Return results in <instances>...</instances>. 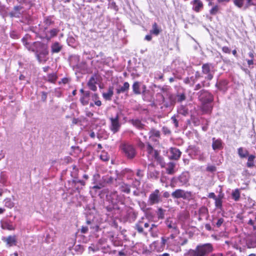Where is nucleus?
<instances>
[{
	"label": "nucleus",
	"mask_w": 256,
	"mask_h": 256,
	"mask_svg": "<svg viewBox=\"0 0 256 256\" xmlns=\"http://www.w3.org/2000/svg\"><path fill=\"white\" fill-rule=\"evenodd\" d=\"M167 240L165 239L164 237L162 238V246H164Z\"/></svg>",
	"instance_id": "60"
},
{
	"label": "nucleus",
	"mask_w": 256,
	"mask_h": 256,
	"mask_svg": "<svg viewBox=\"0 0 256 256\" xmlns=\"http://www.w3.org/2000/svg\"><path fill=\"white\" fill-rule=\"evenodd\" d=\"M207 170L210 172H213L216 170V168L214 166H210L207 168Z\"/></svg>",
	"instance_id": "53"
},
{
	"label": "nucleus",
	"mask_w": 256,
	"mask_h": 256,
	"mask_svg": "<svg viewBox=\"0 0 256 256\" xmlns=\"http://www.w3.org/2000/svg\"><path fill=\"white\" fill-rule=\"evenodd\" d=\"M110 124L109 126L110 130L113 134L118 132L120 128L121 124L119 120V116L116 114L115 117H111L110 118Z\"/></svg>",
	"instance_id": "3"
},
{
	"label": "nucleus",
	"mask_w": 256,
	"mask_h": 256,
	"mask_svg": "<svg viewBox=\"0 0 256 256\" xmlns=\"http://www.w3.org/2000/svg\"><path fill=\"white\" fill-rule=\"evenodd\" d=\"M95 104L98 106H100L102 104V102L100 100L96 101L94 102Z\"/></svg>",
	"instance_id": "64"
},
{
	"label": "nucleus",
	"mask_w": 256,
	"mask_h": 256,
	"mask_svg": "<svg viewBox=\"0 0 256 256\" xmlns=\"http://www.w3.org/2000/svg\"><path fill=\"white\" fill-rule=\"evenodd\" d=\"M172 196L175 198H182L186 200L191 197L192 193L190 192H186L182 189H177L172 192Z\"/></svg>",
	"instance_id": "6"
},
{
	"label": "nucleus",
	"mask_w": 256,
	"mask_h": 256,
	"mask_svg": "<svg viewBox=\"0 0 256 256\" xmlns=\"http://www.w3.org/2000/svg\"><path fill=\"white\" fill-rule=\"evenodd\" d=\"M234 5L238 8H244V9H246L244 8V6L246 3V0H234Z\"/></svg>",
	"instance_id": "30"
},
{
	"label": "nucleus",
	"mask_w": 256,
	"mask_h": 256,
	"mask_svg": "<svg viewBox=\"0 0 256 256\" xmlns=\"http://www.w3.org/2000/svg\"><path fill=\"white\" fill-rule=\"evenodd\" d=\"M201 88H202V86L200 84H197L195 86L194 90H197L200 89Z\"/></svg>",
	"instance_id": "62"
},
{
	"label": "nucleus",
	"mask_w": 256,
	"mask_h": 256,
	"mask_svg": "<svg viewBox=\"0 0 256 256\" xmlns=\"http://www.w3.org/2000/svg\"><path fill=\"white\" fill-rule=\"evenodd\" d=\"M177 98L178 102H182L186 99L185 94L184 93L178 94L177 95Z\"/></svg>",
	"instance_id": "43"
},
{
	"label": "nucleus",
	"mask_w": 256,
	"mask_h": 256,
	"mask_svg": "<svg viewBox=\"0 0 256 256\" xmlns=\"http://www.w3.org/2000/svg\"><path fill=\"white\" fill-rule=\"evenodd\" d=\"M161 32L160 28L158 26L157 24L154 22L152 24V28L150 30V34L158 36Z\"/></svg>",
	"instance_id": "23"
},
{
	"label": "nucleus",
	"mask_w": 256,
	"mask_h": 256,
	"mask_svg": "<svg viewBox=\"0 0 256 256\" xmlns=\"http://www.w3.org/2000/svg\"><path fill=\"white\" fill-rule=\"evenodd\" d=\"M96 83L97 82L96 76H93L89 80L88 82V86L92 90L96 91L97 90V87L96 86Z\"/></svg>",
	"instance_id": "14"
},
{
	"label": "nucleus",
	"mask_w": 256,
	"mask_h": 256,
	"mask_svg": "<svg viewBox=\"0 0 256 256\" xmlns=\"http://www.w3.org/2000/svg\"><path fill=\"white\" fill-rule=\"evenodd\" d=\"M114 88L112 86H110L108 89V91L106 92H104L102 94L103 98L106 100H112V98L114 94Z\"/></svg>",
	"instance_id": "20"
},
{
	"label": "nucleus",
	"mask_w": 256,
	"mask_h": 256,
	"mask_svg": "<svg viewBox=\"0 0 256 256\" xmlns=\"http://www.w3.org/2000/svg\"><path fill=\"white\" fill-rule=\"evenodd\" d=\"M88 231V228L87 226H82L81 228V232L82 234H86Z\"/></svg>",
	"instance_id": "48"
},
{
	"label": "nucleus",
	"mask_w": 256,
	"mask_h": 256,
	"mask_svg": "<svg viewBox=\"0 0 256 256\" xmlns=\"http://www.w3.org/2000/svg\"><path fill=\"white\" fill-rule=\"evenodd\" d=\"M134 124L138 128H143V124L138 120H136L134 122Z\"/></svg>",
	"instance_id": "44"
},
{
	"label": "nucleus",
	"mask_w": 256,
	"mask_h": 256,
	"mask_svg": "<svg viewBox=\"0 0 256 256\" xmlns=\"http://www.w3.org/2000/svg\"><path fill=\"white\" fill-rule=\"evenodd\" d=\"M34 46L36 48L37 57L38 60L40 61V55L46 56L48 54V50L47 47L42 43L36 42L34 43Z\"/></svg>",
	"instance_id": "5"
},
{
	"label": "nucleus",
	"mask_w": 256,
	"mask_h": 256,
	"mask_svg": "<svg viewBox=\"0 0 256 256\" xmlns=\"http://www.w3.org/2000/svg\"><path fill=\"white\" fill-rule=\"evenodd\" d=\"M149 135H150V138H152L153 137H155V138L159 137L160 136V133L158 130H157L154 129H152L150 132Z\"/></svg>",
	"instance_id": "33"
},
{
	"label": "nucleus",
	"mask_w": 256,
	"mask_h": 256,
	"mask_svg": "<svg viewBox=\"0 0 256 256\" xmlns=\"http://www.w3.org/2000/svg\"><path fill=\"white\" fill-rule=\"evenodd\" d=\"M134 92L136 94H140V83L138 82H135L132 86Z\"/></svg>",
	"instance_id": "26"
},
{
	"label": "nucleus",
	"mask_w": 256,
	"mask_h": 256,
	"mask_svg": "<svg viewBox=\"0 0 256 256\" xmlns=\"http://www.w3.org/2000/svg\"><path fill=\"white\" fill-rule=\"evenodd\" d=\"M214 72V67L211 64H205L202 66V74L206 75L205 78L208 80H211L213 78Z\"/></svg>",
	"instance_id": "2"
},
{
	"label": "nucleus",
	"mask_w": 256,
	"mask_h": 256,
	"mask_svg": "<svg viewBox=\"0 0 256 256\" xmlns=\"http://www.w3.org/2000/svg\"><path fill=\"white\" fill-rule=\"evenodd\" d=\"M6 182V178H5L4 174L3 172L1 173L0 182L4 184Z\"/></svg>",
	"instance_id": "46"
},
{
	"label": "nucleus",
	"mask_w": 256,
	"mask_h": 256,
	"mask_svg": "<svg viewBox=\"0 0 256 256\" xmlns=\"http://www.w3.org/2000/svg\"><path fill=\"white\" fill-rule=\"evenodd\" d=\"M170 159L178 160L181 156V152L176 148H171L170 149Z\"/></svg>",
	"instance_id": "13"
},
{
	"label": "nucleus",
	"mask_w": 256,
	"mask_h": 256,
	"mask_svg": "<svg viewBox=\"0 0 256 256\" xmlns=\"http://www.w3.org/2000/svg\"><path fill=\"white\" fill-rule=\"evenodd\" d=\"M86 115L88 117L90 118V117H92L93 116V113H92L90 112H87L86 113Z\"/></svg>",
	"instance_id": "63"
},
{
	"label": "nucleus",
	"mask_w": 256,
	"mask_h": 256,
	"mask_svg": "<svg viewBox=\"0 0 256 256\" xmlns=\"http://www.w3.org/2000/svg\"><path fill=\"white\" fill-rule=\"evenodd\" d=\"M90 92L86 91L84 95H82L80 98V100L83 106H86L88 104L90 100Z\"/></svg>",
	"instance_id": "16"
},
{
	"label": "nucleus",
	"mask_w": 256,
	"mask_h": 256,
	"mask_svg": "<svg viewBox=\"0 0 256 256\" xmlns=\"http://www.w3.org/2000/svg\"><path fill=\"white\" fill-rule=\"evenodd\" d=\"M184 82L186 84H191L193 85L195 82V79H194L192 77L190 78H186L184 80Z\"/></svg>",
	"instance_id": "42"
},
{
	"label": "nucleus",
	"mask_w": 256,
	"mask_h": 256,
	"mask_svg": "<svg viewBox=\"0 0 256 256\" xmlns=\"http://www.w3.org/2000/svg\"><path fill=\"white\" fill-rule=\"evenodd\" d=\"M248 66L250 67L251 65L254 64V59H250L246 60Z\"/></svg>",
	"instance_id": "51"
},
{
	"label": "nucleus",
	"mask_w": 256,
	"mask_h": 256,
	"mask_svg": "<svg viewBox=\"0 0 256 256\" xmlns=\"http://www.w3.org/2000/svg\"><path fill=\"white\" fill-rule=\"evenodd\" d=\"M256 158V156L253 154H251L248 156V162L246 163V166L248 168H251L254 166V160Z\"/></svg>",
	"instance_id": "27"
},
{
	"label": "nucleus",
	"mask_w": 256,
	"mask_h": 256,
	"mask_svg": "<svg viewBox=\"0 0 256 256\" xmlns=\"http://www.w3.org/2000/svg\"><path fill=\"white\" fill-rule=\"evenodd\" d=\"M149 226L148 222H146L144 219L142 218L136 224L135 228L139 233H142L144 232V227L148 228Z\"/></svg>",
	"instance_id": "10"
},
{
	"label": "nucleus",
	"mask_w": 256,
	"mask_h": 256,
	"mask_svg": "<svg viewBox=\"0 0 256 256\" xmlns=\"http://www.w3.org/2000/svg\"><path fill=\"white\" fill-rule=\"evenodd\" d=\"M146 151L148 152V157L151 160H158L159 159L158 152L154 150L149 144L146 146Z\"/></svg>",
	"instance_id": "9"
},
{
	"label": "nucleus",
	"mask_w": 256,
	"mask_h": 256,
	"mask_svg": "<svg viewBox=\"0 0 256 256\" xmlns=\"http://www.w3.org/2000/svg\"><path fill=\"white\" fill-rule=\"evenodd\" d=\"M178 180L181 186H186L188 182L189 176L187 174H182L178 178Z\"/></svg>",
	"instance_id": "15"
},
{
	"label": "nucleus",
	"mask_w": 256,
	"mask_h": 256,
	"mask_svg": "<svg viewBox=\"0 0 256 256\" xmlns=\"http://www.w3.org/2000/svg\"><path fill=\"white\" fill-rule=\"evenodd\" d=\"M4 205L6 206L12 208L14 206V203L11 200L10 198H6L4 200Z\"/></svg>",
	"instance_id": "38"
},
{
	"label": "nucleus",
	"mask_w": 256,
	"mask_h": 256,
	"mask_svg": "<svg viewBox=\"0 0 256 256\" xmlns=\"http://www.w3.org/2000/svg\"><path fill=\"white\" fill-rule=\"evenodd\" d=\"M213 250L212 246L210 244L198 245L195 250H190L188 256H205Z\"/></svg>",
	"instance_id": "1"
},
{
	"label": "nucleus",
	"mask_w": 256,
	"mask_h": 256,
	"mask_svg": "<svg viewBox=\"0 0 256 256\" xmlns=\"http://www.w3.org/2000/svg\"><path fill=\"white\" fill-rule=\"evenodd\" d=\"M246 0V3L244 6L245 8H248L250 6H256V3L255 2H254V0Z\"/></svg>",
	"instance_id": "41"
},
{
	"label": "nucleus",
	"mask_w": 256,
	"mask_h": 256,
	"mask_svg": "<svg viewBox=\"0 0 256 256\" xmlns=\"http://www.w3.org/2000/svg\"><path fill=\"white\" fill-rule=\"evenodd\" d=\"M121 190L124 192L129 194L130 192V186L128 184H124L121 186Z\"/></svg>",
	"instance_id": "36"
},
{
	"label": "nucleus",
	"mask_w": 256,
	"mask_h": 256,
	"mask_svg": "<svg viewBox=\"0 0 256 256\" xmlns=\"http://www.w3.org/2000/svg\"><path fill=\"white\" fill-rule=\"evenodd\" d=\"M58 32V30L56 28H53L49 32L50 36L46 35L48 39H50L51 38L56 36Z\"/></svg>",
	"instance_id": "34"
},
{
	"label": "nucleus",
	"mask_w": 256,
	"mask_h": 256,
	"mask_svg": "<svg viewBox=\"0 0 256 256\" xmlns=\"http://www.w3.org/2000/svg\"><path fill=\"white\" fill-rule=\"evenodd\" d=\"M212 147L213 150H220L222 148V142L220 139L212 138Z\"/></svg>",
	"instance_id": "17"
},
{
	"label": "nucleus",
	"mask_w": 256,
	"mask_h": 256,
	"mask_svg": "<svg viewBox=\"0 0 256 256\" xmlns=\"http://www.w3.org/2000/svg\"><path fill=\"white\" fill-rule=\"evenodd\" d=\"M2 228L4 229L8 230H14L15 226L10 222H5L2 224Z\"/></svg>",
	"instance_id": "24"
},
{
	"label": "nucleus",
	"mask_w": 256,
	"mask_h": 256,
	"mask_svg": "<svg viewBox=\"0 0 256 256\" xmlns=\"http://www.w3.org/2000/svg\"><path fill=\"white\" fill-rule=\"evenodd\" d=\"M62 48V46H60L58 42H54L51 46L52 53L59 52L61 50Z\"/></svg>",
	"instance_id": "22"
},
{
	"label": "nucleus",
	"mask_w": 256,
	"mask_h": 256,
	"mask_svg": "<svg viewBox=\"0 0 256 256\" xmlns=\"http://www.w3.org/2000/svg\"><path fill=\"white\" fill-rule=\"evenodd\" d=\"M238 154L241 158H245L248 156V151L243 148H240L238 149Z\"/></svg>",
	"instance_id": "25"
},
{
	"label": "nucleus",
	"mask_w": 256,
	"mask_h": 256,
	"mask_svg": "<svg viewBox=\"0 0 256 256\" xmlns=\"http://www.w3.org/2000/svg\"><path fill=\"white\" fill-rule=\"evenodd\" d=\"M220 10V7L218 5L214 6L210 10V14L211 15L214 16Z\"/></svg>",
	"instance_id": "35"
},
{
	"label": "nucleus",
	"mask_w": 256,
	"mask_h": 256,
	"mask_svg": "<svg viewBox=\"0 0 256 256\" xmlns=\"http://www.w3.org/2000/svg\"><path fill=\"white\" fill-rule=\"evenodd\" d=\"M109 156L108 155V154L106 152H102L100 155V158L104 162L108 161L109 160Z\"/></svg>",
	"instance_id": "37"
},
{
	"label": "nucleus",
	"mask_w": 256,
	"mask_h": 256,
	"mask_svg": "<svg viewBox=\"0 0 256 256\" xmlns=\"http://www.w3.org/2000/svg\"><path fill=\"white\" fill-rule=\"evenodd\" d=\"M166 224L168 228L172 229V230L175 231L176 234H178L179 231L177 228V226L174 223H173L172 221L168 220L166 222Z\"/></svg>",
	"instance_id": "28"
},
{
	"label": "nucleus",
	"mask_w": 256,
	"mask_h": 256,
	"mask_svg": "<svg viewBox=\"0 0 256 256\" xmlns=\"http://www.w3.org/2000/svg\"><path fill=\"white\" fill-rule=\"evenodd\" d=\"M44 23H46V24L47 26H49V25H50L52 23V22L51 20H50L49 18H46L44 20Z\"/></svg>",
	"instance_id": "50"
},
{
	"label": "nucleus",
	"mask_w": 256,
	"mask_h": 256,
	"mask_svg": "<svg viewBox=\"0 0 256 256\" xmlns=\"http://www.w3.org/2000/svg\"><path fill=\"white\" fill-rule=\"evenodd\" d=\"M248 224L252 226L254 230H256V214L254 216V219H250L248 222Z\"/></svg>",
	"instance_id": "40"
},
{
	"label": "nucleus",
	"mask_w": 256,
	"mask_h": 256,
	"mask_svg": "<svg viewBox=\"0 0 256 256\" xmlns=\"http://www.w3.org/2000/svg\"><path fill=\"white\" fill-rule=\"evenodd\" d=\"M202 109L205 112H210L212 109V102H202Z\"/></svg>",
	"instance_id": "21"
},
{
	"label": "nucleus",
	"mask_w": 256,
	"mask_h": 256,
	"mask_svg": "<svg viewBox=\"0 0 256 256\" xmlns=\"http://www.w3.org/2000/svg\"><path fill=\"white\" fill-rule=\"evenodd\" d=\"M222 52L224 53L230 54V49L228 46H224L222 48Z\"/></svg>",
	"instance_id": "47"
},
{
	"label": "nucleus",
	"mask_w": 256,
	"mask_h": 256,
	"mask_svg": "<svg viewBox=\"0 0 256 256\" xmlns=\"http://www.w3.org/2000/svg\"><path fill=\"white\" fill-rule=\"evenodd\" d=\"M208 197L210 198H212L213 199H215L216 198V195L214 193V192H211L208 195Z\"/></svg>",
	"instance_id": "58"
},
{
	"label": "nucleus",
	"mask_w": 256,
	"mask_h": 256,
	"mask_svg": "<svg viewBox=\"0 0 256 256\" xmlns=\"http://www.w3.org/2000/svg\"><path fill=\"white\" fill-rule=\"evenodd\" d=\"M122 150L125 156L128 158H132L136 155V151L134 147L128 144H123L121 146Z\"/></svg>",
	"instance_id": "4"
},
{
	"label": "nucleus",
	"mask_w": 256,
	"mask_h": 256,
	"mask_svg": "<svg viewBox=\"0 0 256 256\" xmlns=\"http://www.w3.org/2000/svg\"><path fill=\"white\" fill-rule=\"evenodd\" d=\"M248 56L250 58V59H254V52L253 50H250L248 54Z\"/></svg>",
	"instance_id": "49"
},
{
	"label": "nucleus",
	"mask_w": 256,
	"mask_h": 256,
	"mask_svg": "<svg viewBox=\"0 0 256 256\" xmlns=\"http://www.w3.org/2000/svg\"><path fill=\"white\" fill-rule=\"evenodd\" d=\"M4 242H6L8 246H12L16 244V236H10L2 238Z\"/></svg>",
	"instance_id": "12"
},
{
	"label": "nucleus",
	"mask_w": 256,
	"mask_h": 256,
	"mask_svg": "<svg viewBox=\"0 0 256 256\" xmlns=\"http://www.w3.org/2000/svg\"><path fill=\"white\" fill-rule=\"evenodd\" d=\"M136 175L139 177H142V171L140 170H138Z\"/></svg>",
	"instance_id": "56"
},
{
	"label": "nucleus",
	"mask_w": 256,
	"mask_h": 256,
	"mask_svg": "<svg viewBox=\"0 0 256 256\" xmlns=\"http://www.w3.org/2000/svg\"><path fill=\"white\" fill-rule=\"evenodd\" d=\"M205 228H206L207 230H209V231H210V230H212L211 226H210V224H206L205 225Z\"/></svg>",
	"instance_id": "59"
},
{
	"label": "nucleus",
	"mask_w": 256,
	"mask_h": 256,
	"mask_svg": "<svg viewBox=\"0 0 256 256\" xmlns=\"http://www.w3.org/2000/svg\"><path fill=\"white\" fill-rule=\"evenodd\" d=\"M192 10L196 12H200L204 7L202 2L200 0H194L191 2Z\"/></svg>",
	"instance_id": "11"
},
{
	"label": "nucleus",
	"mask_w": 256,
	"mask_h": 256,
	"mask_svg": "<svg viewBox=\"0 0 256 256\" xmlns=\"http://www.w3.org/2000/svg\"><path fill=\"white\" fill-rule=\"evenodd\" d=\"M248 246L249 248H256V236L252 238L248 241Z\"/></svg>",
	"instance_id": "32"
},
{
	"label": "nucleus",
	"mask_w": 256,
	"mask_h": 256,
	"mask_svg": "<svg viewBox=\"0 0 256 256\" xmlns=\"http://www.w3.org/2000/svg\"><path fill=\"white\" fill-rule=\"evenodd\" d=\"M201 76L200 72L198 71L196 72L195 74V79L198 80Z\"/></svg>",
	"instance_id": "54"
},
{
	"label": "nucleus",
	"mask_w": 256,
	"mask_h": 256,
	"mask_svg": "<svg viewBox=\"0 0 256 256\" xmlns=\"http://www.w3.org/2000/svg\"><path fill=\"white\" fill-rule=\"evenodd\" d=\"M58 77L56 73L48 74L46 78V80L50 82L54 83Z\"/></svg>",
	"instance_id": "31"
},
{
	"label": "nucleus",
	"mask_w": 256,
	"mask_h": 256,
	"mask_svg": "<svg viewBox=\"0 0 256 256\" xmlns=\"http://www.w3.org/2000/svg\"><path fill=\"white\" fill-rule=\"evenodd\" d=\"M172 121L174 122V124L175 126L178 127V122L177 121L176 119L174 117H172Z\"/></svg>",
	"instance_id": "52"
},
{
	"label": "nucleus",
	"mask_w": 256,
	"mask_h": 256,
	"mask_svg": "<svg viewBox=\"0 0 256 256\" xmlns=\"http://www.w3.org/2000/svg\"><path fill=\"white\" fill-rule=\"evenodd\" d=\"M198 98L202 102H212L213 101L212 96L208 92L204 90L200 92Z\"/></svg>",
	"instance_id": "8"
},
{
	"label": "nucleus",
	"mask_w": 256,
	"mask_h": 256,
	"mask_svg": "<svg viewBox=\"0 0 256 256\" xmlns=\"http://www.w3.org/2000/svg\"><path fill=\"white\" fill-rule=\"evenodd\" d=\"M224 220L223 218H220L218 219L217 222H216V226L218 227V228H219L220 227L222 224L224 223Z\"/></svg>",
	"instance_id": "45"
},
{
	"label": "nucleus",
	"mask_w": 256,
	"mask_h": 256,
	"mask_svg": "<svg viewBox=\"0 0 256 256\" xmlns=\"http://www.w3.org/2000/svg\"><path fill=\"white\" fill-rule=\"evenodd\" d=\"M232 198L235 201H238L240 198V191L238 188L235 189L232 193Z\"/></svg>",
	"instance_id": "29"
},
{
	"label": "nucleus",
	"mask_w": 256,
	"mask_h": 256,
	"mask_svg": "<svg viewBox=\"0 0 256 256\" xmlns=\"http://www.w3.org/2000/svg\"><path fill=\"white\" fill-rule=\"evenodd\" d=\"M152 39V36L150 34H148V35H146V36H145V40H148V41H150Z\"/></svg>",
	"instance_id": "55"
},
{
	"label": "nucleus",
	"mask_w": 256,
	"mask_h": 256,
	"mask_svg": "<svg viewBox=\"0 0 256 256\" xmlns=\"http://www.w3.org/2000/svg\"><path fill=\"white\" fill-rule=\"evenodd\" d=\"M130 88V84L128 82H125L124 84L122 86H120L118 88H116V93L118 94H120L121 93H124L125 92H128Z\"/></svg>",
	"instance_id": "18"
},
{
	"label": "nucleus",
	"mask_w": 256,
	"mask_h": 256,
	"mask_svg": "<svg viewBox=\"0 0 256 256\" xmlns=\"http://www.w3.org/2000/svg\"><path fill=\"white\" fill-rule=\"evenodd\" d=\"M176 164L173 162H170L166 164V172L168 174H173L175 173L174 168Z\"/></svg>",
	"instance_id": "19"
},
{
	"label": "nucleus",
	"mask_w": 256,
	"mask_h": 256,
	"mask_svg": "<svg viewBox=\"0 0 256 256\" xmlns=\"http://www.w3.org/2000/svg\"><path fill=\"white\" fill-rule=\"evenodd\" d=\"M215 206L216 208H221L222 206V198H216L214 199Z\"/></svg>",
	"instance_id": "39"
},
{
	"label": "nucleus",
	"mask_w": 256,
	"mask_h": 256,
	"mask_svg": "<svg viewBox=\"0 0 256 256\" xmlns=\"http://www.w3.org/2000/svg\"><path fill=\"white\" fill-rule=\"evenodd\" d=\"M172 234H171L170 236V237L168 238H172V239H174L175 237H176V236L177 234H175V231L174 230H173L172 231Z\"/></svg>",
	"instance_id": "57"
},
{
	"label": "nucleus",
	"mask_w": 256,
	"mask_h": 256,
	"mask_svg": "<svg viewBox=\"0 0 256 256\" xmlns=\"http://www.w3.org/2000/svg\"><path fill=\"white\" fill-rule=\"evenodd\" d=\"M22 9V7L20 6H15L14 7V10L16 11H20Z\"/></svg>",
	"instance_id": "61"
},
{
	"label": "nucleus",
	"mask_w": 256,
	"mask_h": 256,
	"mask_svg": "<svg viewBox=\"0 0 256 256\" xmlns=\"http://www.w3.org/2000/svg\"><path fill=\"white\" fill-rule=\"evenodd\" d=\"M160 201V191L158 190H156L154 192L150 194L148 200L150 205H153L154 204H158Z\"/></svg>",
	"instance_id": "7"
}]
</instances>
